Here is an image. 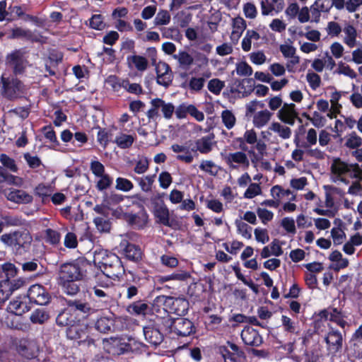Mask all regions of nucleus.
<instances>
[{
  "label": "nucleus",
  "mask_w": 362,
  "mask_h": 362,
  "mask_svg": "<svg viewBox=\"0 0 362 362\" xmlns=\"http://www.w3.org/2000/svg\"><path fill=\"white\" fill-rule=\"evenodd\" d=\"M85 263L83 260L76 259L60 265L58 272L59 282L68 295H75L79 288L76 281H81L85 276Z\"/></svg>",
  "instance_id": "1"
},
{
  "label": "nucleus",
  "mask_w": 362,
  "mask_h": 362,
  "mask_svg": "<svg viewBox=\"0 0 362 362\" xmlns=\"http://www.w3.org/2000/svg\"><path fill=\"white\" fill-rule=\"evenodd\" d=\"M93 262L102 272L114 279H118L124 272L119 257L102 248L95 249L93 252Z\"/></svg>",
  "instance_id": "2"
},
{
  "label": "nucleus",
  "mask_w": 362,
  "mask_h": 362,
  "mask_svg": "<svg viewBox=\"0 0 362 362\" xmlns=\"http://www.w3.org/2000/svg\"><path fill=\"white\" fill-rule=\"evenodd\" d=\"M331 179L333 182L349 183L346 177L362 180V165L348 163L339 158L333 160L331 167Z\"/></svg>",
  "instance_id": "3"
},
{
  "label": "nucleus",
  "mask_w": 362,
  "mask_h": 362,
  "mask_svg": "<svg viewBox=\"0 0 362 362\" xmlns=\"http://www.w3.org/2000/svg\"><path fill=\"white\" fill-rule=\"evenodd\" d=\"M0 240L16 253L21 255L29 250L33 237L28 230H16L1 235Z\"/></svg>",
  "instance_id": "4"
},
{
  "label": "nucleus",
  "mask_w": 362,
  "mask_h": 362,
  "mask_svg": "<svg viewBox=\"0 0 362 362\" xmlns=\"http://www.w3.org/2000/svg\"><path fill=\"white\" fill-rule=\"evenodd\" d=\"M16 346L17 352L28 359L35 358L39 351L37 341L31 338L21 339L16 342Z\"/></svg>",
  "instance_id": "5"
},
{
  "label": "nucleus",
  "mask_w": 362,
  "mask_h": 362,
  "mask_svg": "<svg viewBox=\"0 0 362 362\" xmlns=\"http://www.w3.org/2000/svg\"><path fill=\"white\" fill-rule=\"evenodd\" d=\"M4 95L9 99L19 97L24 91L23 84L17 78H1Z\"/></svg>",
  "instance_id": "6"
},
{
  "label": "nucleus",
  "mask_w": 362,
  "mask_h": 362,
  "mask_svg": "<svg viewBox=\"0 0 362 362\" xmlns=\"http://www.w3.org/2000/svg\"><path fill=\"white\" fill-rule=\"evenodd\" d=\"M158 301L163 302L168 305H170L172 312L178 315H185L188 308V302L184 298H173L169 296H159Z\"/></svg>",
  "instance_id": "7"
},
{
  "label": "nucleus",
  "mask_w": 362,
  "mask_h": 362,
  "mask_svg": "<svg viewBox=\"0 0 362 362\" xmlns=\"http://www.w3.org/2000/svg\"><path fill=\"white\" fill-rule=\"evenodd\" d=\"M28 297L31 302L39 305H45L49 300L48 293L40 284H34L30 287L28 291Z\"/></svg>",
  "instance_id": "8"
},
{
  "label": "nucleus",
  "mask_w": 362,
  "mask_h": 362,
  "mask_svg": "<svg viewBox=\"0 0 362 362\" xmlns=\"http://www.w3.org/2000/svg\"><path fill=\"white\" fill-rule=\"evenodd\" d=\"M224 159L226 164L232 169H238L239 167L247 168L250 164L246 153L243 151L229 153Z\"/></svg>",
  "instance_id": "9"
},
{
  "label": "nucleus",
  "mask_w": 362,
  "mask_h": 362,
  "mask_svg": "<svg viewBox=\"0 0 362 362\" xmlns=\"http://www.w3.org/2000/svg\"><path fill=\"white\" fill-rule=\"evenodd\" d=\"M157 83L165 87L168 86L173 81V73L169 65L164 62L156 64Z\"/></svg>",
  "instance_id": "10"
},
{
  "label": "nucleus",
  "mask_w": 362,
  "mask_h": 362,
  "mask_svg": "<svg viewBox=\"0 0 362 362\" xmlns=\"http://www.w3.org/2000/svg\"><path fill=\"white\" fill-rule=\"evenodd\" d=\"M331 8V0H315L310 6L311 21L318 23L321 13H328Z\"/></svg>",
  "instance_id": "11"
},
{
  "label": "nucleus",
  "mask_w": 362,
  "mask_h": 362,
  "mask_svg": "<svg viewBox=\"0 0 362 362\" xmlns=\"http://www.w3.org/2000/svg\"><path fill=\"white\" fill-rule=\"evenodd\" d=\"M172 151L177 153L176 158L185 163H191L194 160L193 153L194 150L190 149L187 144H175L171 146Z\"/></svg>",
  "instance_id": "12"
},
{
  "label": "nucleus",
  "mask_w": 362,
  "mask_h": 362,
  "mask_svg": "<svg viewBox=\"0 0 362 362\" xmlns=\"http://www.w3.org/2000/svg\"><path fill=\"white\" fill-rule=\"evenodd\" d=\"M4 194L8 201L16 204H28L33 202V196L22 189H9Z\"/></svg>",
  "instance_id": "13"
},
{
  "label": "nucleus",
  "mask_w": 362,
  "mask_h": 362,
  "mask_svg": "<svg viewBox=\"0 0 362 362\" xmlns=\"http://www.w3.org/2000/svg\"><path fill=\"white\" fill-rule=\"evenodd\" d=\"M172 329L179 336L186 337L193 332L192 322L186 318H177L172 324Z\"/></svg>",
  "instance_id": "14"
},
{
  "label": "nucleus",
  "mask_w": 362,
  "mask_h": 362,
  "mask_svg": "<svg viewBox=\"0 0 362 362\" xmlns=\"http://www.w3.org/2000/svg\"><path fill=\"white\" fill-rule=\"evenodd\" d=\"M298 113L296 110V105L293 103H284L279 110L278 117L283 122L293 125L297 117Z\"/></svg>",
  "instance_id": "15"
},
{
  "label": "nucleus",
  "mask_w": 362,
  "mask_h": 362,
  "mask_svg": "<svg viewBox=\"0 0 362 362\" xmlns=\"http://www.w3.org/2000/svg\"><path fill=\"white\" fill-rule=\"evenodd\" d=\"M327 344V349L332 354L338 352L342 347L343 338L338 331H331L325 338Z\"/></svg>",
  "instance_id": "16"
},
{
  "label": "nucleus",
  "mask_w": 362,
  "mask_h": 362,
  "mask_svg": "<svg viewBox=\"0 0 362 362\" xmlns=\"http://www.w3.org/2000/svg\"><path fill=\"white\" fill-rule=\"evenodd\" d=\"M241 338L245 344L252 346H258L262 341L257 331L251 327H246L242 330Z\"/></svg>",
  "instance_id": "17"
},
{
  "label": "nucleus",
  "mask_w": 362,
  "mask_h": 362,
  "mask_svg": "<svg viewBox=\"0 0 362 362\" xmlns=\"http://www.w3.org/2000/svg\"><path fill=\"white\" fill-rule=\"evenodd\" d=\"M7 62L13 67L15 73H21L26 66L23 53L20 50H16L8 55Z\"/></svg>",
  "instance_id": "18"
},
{
  "label": "nucleus",
  "mask_w": 362,
  "mask_h": 362,
  "mask_svg": "<svg viewBox=\"0 0 362 362\" xmlns=\"http://www.w3.org/2000/svg\"><path fill=\"white\" fill-rule=\"evenodd\" d=\"M246 27V22L243 18L236 17L233 19L230 38L233 43L238 42Z\"/></svg>",
  "instance_id": "19"
},
{
  "label": "nucleus",
  "mask_w": 362,
  "mask_h": 362,
  "mask_svg": "<svg viewBox=\"0 0 362 362\" xmlns=\"http://www.w3.org/2000/svg\"><path fill=\"white\" fill-rule=\"evenodd\" d=\"M282 254L281 244L279 240L274 239L269 245L262 248L260 255L262 259H266L271 256L279 257Z\"/></svg>",
  "instance_id": "20"
},
{
  "label": "nucleus",
  "mask_w": 362,
  "mask_h": 362,
  "mask_svg": "<svg viewBox=\"0 0 362 362\" xmlns=\"http://www.w3.org/2000/svg\"><path fill=\"white\" fill-rule=\"evenodd\" d=\"M151 105L160 110L163 117L167 119H170L175 112V107L172 103H166L160 98L151 100Z\"/></svg>",
  "instance_id": "21"
},
{
  "label": "nucleus",
  "mask_w": 362,
  "mask_h": 362,
  "mask_svg": "<svg viewBox=\"0 0 362 362\" xmlns=\"http://www.w3.org/2000/svg\"><path fill=\"white\" fill-rule=\"evenodd\" d=\"M125 221L136 228H143L147 223L148 216L144 211H141L136 214H125Z\"/></svg>",
  "instance_id": "22"
},
{
  "label": "nucleus",
  "mask_w": 362,
  "mask_h": 362,
  "mask_svg": "<svg viewBox=\"0 0 362 362\" xmlns=\"http://www.w3.org/2000/svg\"><path fill=\"white\" fill-rule=\"evenodd\" d=\"M214 139V134H209L197 139L195 142L197 151L204 154L209 153L215 145Z\"/></svg>",
  "instance_id": "23"
},
{
  "label": "nucleus",
  "mask_w": 362,
  "mask_h": 362,
  "mask_svg": "<svg viewBox=\"0 0 362 362\" xmlns=\"http://www.w3.org/2000/svg\"><path fill=\"white\" fill-rule=\"evenodd\" d=\"M279 49L285 58L291 59L289 61V64L287 65L288 67H289L290 64L296 65L300 62V57L296 54V49L292 45H281L279 47Z\"/></svg>",
  "instance_id": "24"
},
{
  "label": "nucleus",
  "mask_w": 362,
  "mask_h": 362,
  "mask_svg": "<svg viewBox=\"0 0 362 362\" xmlns=\"http://www.w3.org/2000/svg\"><path fill=\"white\" fill-rule=\"evenodd\" d=\"M272 113L267 110H260L256 112L252 118L254 126L258 129L266 126L271 120Z\"/></svg>",
  "instance_id": "25"
},
{
  "label": "nucleus",
  "mask_w": 362,
  "mask_h": 362,
  "mask_svg": "<svg viewBox=\"0 0 362 362\" xmlns=\"http://www.w3.org/2000/svg\"><path fill=\"white\" fill-rule=\"evenodd\" d=\"M342 31L344 34V42L350 48L356 45L357 32L356 28L349 24L346 25Z\"/></svg>",
  "instance_id": "26"
},
{
  "label": "nucleus",
  "mask_w": 362,
  "mask_h": 362,
  "mask_svg": "<svg viewBox=\"0 0 362 362\" xmlns=\"http://www.w3.org/2000/svg\"><path fill=\"white\" fill-rule=\"evenodd\" d=\"M154 215L158 222L164 226H170L169 210L165 205L157 204L155 206Z\"/></svg>",
  "instance_id": "27"
},
{
  "label": "nucleus",
  "mask_w": 362,
  "mask_h": 362,
  "mask_svg": "<svg viewBox=\"0 0 362 362\" xmlns=\"http://www.w3.org/2000/svg\"><path fill=\"white\" fill-rule=\"evenodd\" d=\"M269 130L277 134L280 138L284 140L288 139L292 134L290 127L277 122H272L269 127Z\"/></svg>",
  "instance_id": "28"
},
{
  "label": "nucleus",
  "mask_w": 362,
  "mask_h": 362,
  "mask_svg": "<svg viewBox=\"0 0 362 362\" xmlns=\"http://www.w3.org/2000/svg\"><path fill=\"white\" fill-rule=\"evenodd\" d=\"M260 38L259 34L254 30H247L241 42V47L244 52H249L252 48L253 41Z\"/></svg>",
  "instance_id": "29"
},
{
  "label": "nucleus",
  "mask_w": 362,
  "mask_h": 362,
  "mask_svg": "<svg viewBox=\"0 0 362 362\" xmlns=\"http://www.w3.org/2000/svg\"><path fill=\"white\" fill-rule=\"evenodd\" d=\"M329 260L334 262L332 268L335 271H339L341 269H344L349 265V260L346 258L343 257L342 254L337 250L332 252L329 257Z\"/></svg>",
  "instance_id": "30"
},
{
  "label": "nucleus",
  "mask_w": 362,
  "mask_h": 362,
  "mask_svg": "<svg viewBox=\"0 0 362 362\" xmlns=\"http://www.w3.org/2000/svg\"><path fill=\"white\" fill-rule=\"evenodd\" d=\"M136 138V135L120 133L115 137V143L120 148H129L132 146Z\"/></svg>",
  "instance_id": "31"
},
{
  "label": "nucleus",
  "mask_w": 362,
  "mask_h": 362,
  "mask_svg": "<svg viewBox=\"0 0 362 362\" xmlns=\"http://www.w3.org/2000/svg\"><path fill=\"white\" fill-rule=\"evenodd\" d=\"M321 316L325 317L328 320L336 322L341 327H344L346 325V322L343 319L341 313L336 308H333L329 311L325 310L322 312Z\"/></svg>",
  "instance_id": "32"
},
{
  "label": "nucleus",
  "mask_w": 362,
  "mask_h": 362,
  "mask_svg": "<svg viewBox=\"0 0 362 362\" xmlns=\"http://www.w3.org/2000/svg\"><path fill=\"white\" fill-rule=\"evenodd\" d=\"M114 325V320L112 315L101 316L95 322V328L100 332L106 333L110 331Z\"/></svg>",
  "instance_id": "33"
},
{
  "label": "nucleus",
  "mask_w": 362,
  "mask_h": 362,
  "mask_svg": "<svg viewBox=\"0 0 362 362\" xmlns=\"http://www.w3.org/2000/svg\"><path fill=\"white\" fill-rule=\"evenodd\" d=\"M173 58L176 59L180 67L188 69L194 62L193 57L185 51H180L177 54L173 55Z\"/></svg>",
  "instance_id": "34"
},
{
  "label": "nucleus",
  "mask_w": 362,
  "mask_h": 362,
  "mask_svg": "<svg viewBox=\"0 0 362 362\" xmlns=\"http://www.w3.org/2000/svg\"><path fill=\"white\" fill-rule=\"evenodd\" d=\"M8 310L11 313L16 314V315H21L23 313L28 311L29 308L26 303L23 302L19 298L10 302Z\"/></svg>",
  "instance_id": "35"
},
{
  "label": "nucleus",
  "mask_w": 362,
  "mask_h": 362,
  "mask_svg": "<svg viewBox=\"0 0 362 362\" xmlns=\"http://www.w3.org/2000/svg\"><path fill=\"white\" fill-rule=\"evenodd\" d=\"M236 90L243 96L249 95L253 90V81L251 78L238 80Z\"/></svg>",
  "instance_id": "36"
},
{
  "label": "nucleus",
  "mask_w": 362,
  "mask_h": 362,
  "mask_svg": "<svg viewBox=\"0 0 362 362\" xmlns=\"http://www.w3.org/2000/svg\"><path fill=\"white\" fill-rule=\"evenodd\" d=\"M129 62L132 63L139 71L147 69L148 62L146 58L140 55H132L128 57Z\"/></svg>",
  "instance_id": "37"
},
{
  "label": "nucleus",
  "mask_w": 362,
  "mask_h": 362,
  "mask_svg": "<svg viewBox=\"0 0 362 362\" xmlns=\"http://www.w3.org/2000/svg\"><path fill=\"white\" fill-rule=\"evenodd\" d=\"M19 315H16V314L11 313L6 317V325L14 329L18 330H25L27 327L23 323L19 322L20 317Z\"/></svg>",
  "instance_id": "38"
},
{
  "label": "nucleus",
  "mask_w": 362,
  "mask_h": 362,
  "mask_svg": "<svg viewBox=\"0 0 362 362\" xmlns=\"http://www.w3.org/2000/svg\"><path fill=\"white\" fill-rule=\"evenodd\" d=\"M144 332L146 339L150 343L157 345L162 341V336L157 329L148 327L145 328Z\"/></svg>",
  "instance_id": "39"
},
{
  "label": "nucleus",
  "mask_w": 362,
  "mask_h": 362,
  "mask_svg": "<svg viewBox=\"0 0 362 362\" xmlns=\"http://www.w3.org/2000/svg\"><path fill=\"white\" fill-rule=\"evenodd\" d=\"M190 277V274L186 271L180 270L161 278L163 282L168 281H184Z\"/></svg>",
  "instance_id": "40"
},
{
  "label": "nucleus",
  "mask_w": 362,
  "mask_h": 362,
  "mask_svg": "<svg viewBox=\"0 0 362 362\" xmlns=\"http://www.w3.org/2000/svg\"><path fill=\"white\" fill-rule=\"evenodd\" d=\"M262 190L259 184L256 182H251L243 194L245 199H251L260 194H262Z\"/></svg>",
  "instance_id": "41"
},
{
  "label": "nucleus",
  "mask_w": 362,
  "mask_h": 362,
  "mask_svg": "<svg viewBox=\"0 0 362 362\" xmlns=\"http://www.w3.org/2000/svg\"><path fill=\"white\" fill-rule=\"evenodd\" d=\"M156 175H146L144 177H136V180L138 181L142 191L145 192H150L152 189V185L155 181Z\"/></svg>",
  "instance_id": "42"
},
{
  "label": "nucleus",
  "mask_w": 362,
  "mask_h": 362,
  "mask_svg": "<svg viewBox=\"0 0 362 362\" xmlns=\"http://www.w3.org/2000/svg\"><path fill=\"white\" fill-rule=\"evenodd\" d=\"M68 310L70 311H79L83 313L89 312L90 308L86 303L80 300L67 301Z\"/></svg>",
  "instance_id": "43"
},
{
  "label": "nucleus",
  "mask_w": 362,
  "mask_h": 362,
  "mask_svg": "<svg viewBox=\"0 0 362 362\" xmlns=\"http://www.w3.org/2000/svg\"><path fill=\"white\" fill-rule=\"evenodd\" d=\"M127 257L133 261H137L141 258V250L133 244H127L124 249Z\"/></svg>",
  "instance_id": "44"
},
{
  "label": "nucleus",
  "mask_w": 362,
  "mask_h": 362,
  "mask_svg": "<svg viewBox=\"0 0 362 362\" xmlns=\"http://www.w3.org/2000/svg\"><path fill=\"white\" fill-rule=\"evenodd\" d=\"M49 318V315L43 309H37L30 317V321L34 324H42Z\"/></svg>",
  "instance_id": "45"
},
{
  "label": "nucleus",
  "mask_w": 362,
  "mask_h": 362,
  "mask_svg": "<svg viewBox=\"0 0 362 362\" xmlns=\"http://www.w3.org/2000/svg\"><path fill=\"white\" fill-rule=\"evenodd\" d=\"M148 310V305L142 302H135L128 307V312L135 315H146Z\"/></svg>",
  "instance_id": "46"
},
{
  "label": "nucleus",
  "mask_w": 362,
  "mask_h": 362,
  "mask_svg": "<svg viewBox=\"0 0 362 362\" xmlns=\"http://www.w3.org/2000/svg\"><path fill=\"white\" fill-rule=\"evenodd\" d=\"M199 168L211 175H216L219 170L218 165L209 160H202L199 165Z\"/></svg>",
  "instance_id": "47"
},
{
  "label": "nucleus",
  "mask_w": 362,
  "mask_h": 362,
  "mask_svg": "<svg viewBox=\"0 0 362 362\" xmlns=\"http://www.w3.org/2000/svg\"><path fill=\"white\" fill-rule=\"evenodd\" d=\"M123 80L115 75H110L106 78L105 83L107 86L110 87L114 92H118L122 88Z\"/></svg>",
  "instance_id": "48"
},
{
  "label": "nucleus",
  "mask_w": 362,
  "mask_h": 362,
  "mask_svg": "<svg viewBox=\"0 0 362 362\" xmlns=\"http://www.w3.org/2000/svg\"><path fill=\"white\" fill-rule=\"evenodd\" d=\"M298 323L292 320L290 317L282 315L281 317V325L284 330L288 333H298Z\"/></svg>",
  "instance_id": "49"
},
{
  "label": "nucleus",
  "mask_w": 362,
  "mask_h": 362,
  "mask_svg": "<svg viewBox=\"0 0 362 362\" xmlns=\"http://www.w3.org/2000/svg\"><path fill=\"white\" fill-rule=\"evenodd\" d=\"M221 119L223 124L228 129H232L236 122V118L234 114L228 110L222 112Z\"/></svg>",
  "instance_id": "50"
},
{
  "label": "nucleus",
  "mask_w": 362,
  "mask_h": 362,
  "mask_svg": "<svg viewBox=\"0 0 362 362\" xmlns=\"http://www.w3.org/2000/svg\"><path fill=\"white\" fill-rule=\"evenodd\" d=\"M362 144L361 138L355 132H352L346 137L345 146L349 148H357Z\"/></svg>",
  "instance_id": "51"
},
{
  "label": "nucleus",
  "mask_w": 362,
  "mask_h": 362,
  "mask_svg": "<svg viewBox=\"0 0 362 362\" xmlns=\"http://www.w3.org/2000/svg\"><path fill=\"white\" fill-rule=\"evenodd\" d=\"M331 236L335 245L342 244L346 240V234L341 227H334L331 230Z\"/></svg>",
  "instance_id": "52"
},
{
  "label": "nucleus",
  "mask_w": 362,
  "mask_h": 362,
  "mask_svg": "<svg viewBox=\"0 0 362 362\" xmlns=\"http://www.w3.org/2000/svg\"><path fill=\"white\" fill-rule=\"evenodd\" d=\"M235 70L237 74L241 76H250L253 72L251 66L244 61L236 64Z\"/></svg>",
  "instance_id": "53"
},
{
  "label": "nucleus",
  "mask_w": 362,
  "mask_h": 362,
  "mask_svg": "<svg viewBox=\"0 0 362 362\" xmlns=\"http://www.w3.org/2000/svg\"><path fill=\"white\" fill-rule=\"evenodd\" d=\"M122 88L125 89L128 93L139 95L143 93V89L139 83H131L129 80L124 79L123 80V83H122Z\"/></svg>",
  "instance_id": "54"
},
{
  "label": "nucleus",
  "mask_w": 362,
  "mask_h": 362,
  "mask_svg": "<svg viewBox=\"0 0 362 362\" xmlns=\"http://www.w3.org/2000/svg\"><path fill=\"white\" fill-rule=\"evenodd\" d=\"M115 188L117 190L127 192L134 188L133 183L128 179L124 177H117L116 179Z\"/></svg>",
  "instance_id": "55"
},
{
  "label": "nucleus",
  "mask_w": 362,
  "mask_h": 362,
  "mask_svg": "<svg viewBox=\"0 0 362 362\" xmlns=\"http://www.w3.org/2000/svg\"><path fill=\"white\" fill-rule=\"evenodd\" d=\"M257 140V133L253 129L246 130L243 136L238 139L240 144L245 142L250 145L255 144Z\"/></svg>",
  "instance_id": "56"
},
{
  "label": "nucleus",
  "mask_w": 362,
  "mask_h": 362,
  "mask_svg": "<svg viewBox=\"0 0 362 362\" xmlns=\"http://www.w3.org/2000/svg\"><path fill=\"white\" fill-rule=\"evenodd\" d=\"M304 117L310 120L311 123L317 128L322 127L325 124V118L322 117L318 112H314L312 116L304 114Z\"/></svg>",
  "instance_id": "57"
},
{
  "label": "nucleus",
  "mask_w": 362,
  "mask_h": 362,
  "mask_svg": "<svg viewBox=\"0 0 362 362\" xmlns=\"http://www.w3.org/2000/svg\"><path fill=\"white\" fill-rule=\"evenodd\" d=\"M281 226L286 231L287 233L294 235L296 233V228L295 221L291 217H285L281 221Z\"/></svg>",
  "instance_id": "58"
},
{
  "label": "nucleus",
  "mask_w": 362,
  "mask_h": 362,
  "mask_svg": "<svg viewBox=\"0 0 362 362\" xmlns=\"http://www.w3.org/2000/svg\"><path fill=\"white\" fill-rule=\"evenodd\" d=\"M170 21V15L166 10L159 11L154 18L156 25H168Z\"/></svg>",
  "instance_id": "59"
},
{
  "label": "nucleus",
  "mask_w": 362,
  "mask_h": 362,
  "mask_svg": "<svg viewBox=\"0 0 362 362\" xmlns=\"http://www.w3.org/2000/svg\"><path fill=\"white\" fill-rule=\"evenodd\" d=\"M0 162L10 171L13 173H16L18 171V167L16 164V161L6 154L2 153L0 155Z\"/></svg>",
  "instance_id": "60"
},
{
  "label": "nucleus",
  "mask_w": 362,
  "mask_h": 362,
  "mask_svg": "<svg viewBox=\"0 0 362 362\" xmlns=\"http://www.w3.org/2000/svg\"><path fill=\"white\" fill-rule=\"evenodd\" d=\"M306 143L301 145V147L307 148L311 147L317 144V134L315 129H309L306 133Z\"/></svg>",
  "instance_id": "61"
},
{
  "label": "nucleus",
  "mask_w": 362,
  "mask_h": 362,
  "mask_svg": "<svg viewBox=\"0 0 362 362\" xmlns=\"http://www.w3.org/2000/svg\"><path fill=\"white\" fill-rule=\"evenodd\" d=\"M236 226L238 233L244 238L249 240L252 238V228L251 226L242 221L236 223Z\"/></svg>",
  "instance_id": "62"
},
{
  "label": "nucleus",
  "mask_w": 362,
  "mask_h": 362,
  "mask_svg": "<svg viewBox=\"0 0 362 362\" xmlns=\"http://www.w3.org/2000/svg\"><path fill=\"white\" fill-rule=\"evenodd\" d=\"M225 83L223 81L218 79L214 78L209 81L208 83V89L210 92L218 95L221 93L222 89L223 88Z\"/></svg>",
  "instance_id": "63"
},
{
  "label": "nucleus",
  "mask_w": 362,
  "mask_h": 362,
  "mask_svg": "<svg viewBox=\"0 0 362 362\" xmlns=\"http://www.w3.org/2000/svg\"><path fill=\"white\" fill-rule=\"evenodd\" d=\"M249 58L251 62L256 65H262L267 61L266 55L264 52L261 50L251 52L249 54Z\"/></svg>",
  "instance_id": "64"
}]
</instances>
